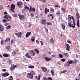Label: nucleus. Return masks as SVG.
<instances>
[{
  "label": "nucleus",
  "instance_id": "58836bf2",
  "mask_svg": "<svg viewBox=\"0 0 80 80\" xmlns=\"http://www.w3.org/2000/svg\"><path fill=\"white\" fill-rule=\"evenodd\" d=\"M72 17V19L73 20V22H75V18H73V17L71 16Z\"/></svg>",
  "mask_w": 80,
  "mask_h": 80
},
{
  "label": "nucleus",
  "instance_id": "a18cd8bd",
  "mask_svg": "<svg viewBox=\"0 0 80 80\" xmlns=\"http://www.w3.org/2000/svg\"><path fill=\"white\" fill-rule=\"evenodd\" d=\"M36 42L37 44H38V45H40V42H39V41L38 40H36Z\"/></svg>",
  "mask_w": 80,
  "mask_h": 80
},
{
  "label": "nucleus",
  "instance_id": "4c0bfd02",
  "mask_svg": "<svg viewBox=\"0 0 80 80\" xmlns=\"http://www.w3.org/2000/svg\"><path fill=\"white\" fill-rule=\"evenodd\" d=\"M80 22V21H77V25L78 26V27L79 28L80 27V26H79V23Z\"/></svg>",
  "mask_w": 80,
  "mask_h": 80
},
{
  "label": "nucleus",
  "instance_id": "3c124183",
  "mask_svg": "<svg viewBox=\"0 0 80 80\" xmlns=\"http://www.w3.org/2000/svg\"><path fill=\"white\" fill-rule=\"evenodd\" d=\"M32 11L33 12H35V8H33L32 9Z\"/></svg>",
  "mask_w": 80,
  "mask_h": 80
},
{
  "label": "nucleus",
  "instance_id": "2eb2a0df",
  "mask_svg": "<svg viewBox=\"0 0 80 80\" xmlns=\"http://www.w3.org/2000/svg\"><path fill=\"white\" fill-rule=\"evenodd\" d=\"M25 56L27 57V58H32V57L30 56L28 53H26V54Z\"/></svg>",
  "mask_w": 80,
  "mask_h": 80
},
{
  "label": "nucleus",
  "instance_id": "5fc2aeb1",
  "mask_svg": "<svg viewBox=\"0 0 80 80\" xmlns=\"http://www.w3.org/2000/svg\"><path fill=\"white\" fill-rule=\"evenodd\" d=\"M39 30L40 29H39V28H37L36 30V32H38L39 31Z\"/></svg>",
  "mask_w": 80,
  "mask_h": 80
},
{
  "label": "nucleus",
  "instance_id": "774afa93",
  "mask_svg": "<svg viewBox=\"0 0 80 80\" xmlns=\"http://www.w3.org/2000/svg\"><path fill=\"white\" fill-rule=\"evenodd\" d=\"M1 44H3V41H1Z\"/></svg>",
  "mask_w": 80,
  "mask_h": 80
},
{
  "label": "nucleus",
  "instance_id": "c9c22d12",
  "mask_svg": "<svg viewBox=\"0 0 80 80\" xmlns=\"http://www.w3.org/2000/svg\"><path fill=\"white\" fill-rule=\"evenodd\" d=\"M17 5L19 6V7H21V4H20V2H17Z\"/></svg>",
  "mask_w": 80,
  "mask_h": 80
},
{
  "label": "nucleus",
  "instance_id": "f8f14e48",
  "mask_svg": "<svg viewBox=\"0 0 80 80\" xmlns=\"http://www.w3.org/2000/svg\"><path fill=\"white\" fill-rule=\"evenodd\" d=\"M4 30V28L2 25L0 24V32H3Z\"/></svg>",
  "mask_w": 80,
  "mask_h": 80
},
{
  "label": "nucleus",
  "instance_id": "7c9ffc66",
  "mask_svg": "<svg viewBox=\"0 0 80 80\" xmlns=\"http://www.w3.org/2000/svg\"><path fill=\"white\" fill-rule=\"evenodd\" d=\"M51 74L52 76H54V75H55V74H54V72H53V70H51Z\"/></svg>",
  "mask_w": 80,
  "mask_h": 80
},
{
  "label": "nucleus",
  "instance_id": "1a4fd4ad",
  "mask_svg": "<svg viewBox=\"0 0 80 80\" xmlns=\"http://www.w3.org/2000/svg\"><path fill=\"white\" fill-rule=\"evenodd\" d=\"M62 28L63 30H65V25L63 23H61Z\"/></svg>",
  "mask_w": 80,
  "mask_h": 80
},
{
  "label": "nucleus",
  "instance_id": "49530a36",
  "mask_svg": "<svg viewBox=\"0 0 80 80\" xmlns=\"http://www.w3.org/2000/svg\"><path fill=\"white\" fill-rule=\"evenodd\" d=\"M61 61H62V62H65V58H62V59L61 60Z\"/></svg>",
  "mask_w": 80,
  "mask_h": 80
},
{
  "label": "nucleus",
  "instance_id": "e433bc0d",
  "mask_svg": "<svg viewBox=\"0 0 80 80\" xmlns=\"http://www.w3.org/2000/svg\"><path fill=\"white\" fill-rule=\"evenodd\" d=\"M45 13L46 14V15L47 14V8H45Z\"/></svg>",
  "mask_w": 80,
  "mask_h": 80
},
{
  "label": "nucleus",
  "instance_id": "6ab92c4d",
  "mask_svg": "<svg viewBox=\"0 0 80 80\" xmlns=\"http://www.w3.org/2000/svg\"><path fill=\"white\" fill-rule=\"evenodd\" d=\"M61 10L62 12H63L64 13H66V9H65V8H61Z\"/></svg>",
  "mask_w": 80,
  "mask_h": 80
},
{
  "label": "nucleus",
  "instance_id": "0e129e2a",
  "mask_svg": "<svg viewBox=\"0 0 80 80\" xmlns=\"http://www.w3.org/2000/svg\"><path fill=\"white\" fill-rule=\"evenodd\" d=\"M7 14H8V13H7V12H4V15H7Z\"/></svg>",
  "mask_w": 80,
  "mask_h": 80
},
{
  "label": "nucleus",
  "instance_id": "b1692460",
  "mask_svg": "<svg viewBox=\"0 0 80 80\" xmlns=\"http://www.w3.org/2000/svg\"><path fill=\"white\" fill-rule=\"evenodd\" d=\"M31 41H32V42H34V41H35V37H32V38H31Z\"/></svg>",
  "mask_w": 80,
  "mask_h": 80
},
{
  "label": "nucleus",
  "instance_id": "4d7b16f0",
  "mask_svg": "<svg viewBox=\"0 0 80 80\" xmlns=\"http://www.w3.org/2000/svg\"><path fill=\"white\" fill-rule=\"evenodd\" d=\"M30 15H31L32 17H34V14H33L32 13H31Z\"/></svg>",
  "mask_w": 80,
  "mask_h": 80
},
{
  "label": "nucleus",
  "instance_id": "f704fd0d",
  "mask_svg": "<svg viewBox=\"0 0 80 80\" xmlns=\"http://www.w3.org/2000/svg\"><path fill=\"white\" fill-rule=\"evenodd\" d=\"M59 57H60V58H63V55L60 54L59 55Z\"/></svg>",
  "mask_w": 80,
  "mask_h": 80
},
{
  "label": "nucleus",
  "instance_id": "13d9d810",
  "mask_svg": "<svg viewBox=\"0 0 80 80\" xmlns=\"http://www.w3.org/2000/svg\"><path fill=\"white\" fill-rule=\"evenodd\" d=\"M71 18H72V17H68V21H71V20H70V19Z\"/></svg>",
  "mask_w": 80,
  "mask_h": 80
},
{
  "label": "nucleus",
  "instance_id": "09e8293b",
  "mask_svg": "<svg viewBox=\"0 0 80 80\" xmlns=\"http://www.w3.org/2000/svg\"><path fill=\"white\" fill-rule=\"evenodd\" d=\"M15 9H11V10L13 12V13H15V10H14Z\"/></svg>",
  "mask_w": 80,
  "mask_h": 80
},
{
  "label": "nucleus",
  "instance_id": "5701e85b",
  "mask_svg": "<svg viewBox=\"0 0 80 80\" xmlns=\"http://www.w3.org/2000/svg\"><path fill=\"white\" fill-rule=\"evenodd\" d=\"M3 56L4 57H8L9 56V55L8 54H3Z\"/></svg>",
  "mask_w": 80,
  "mask_h": 80
},
{
  "label": "nucleus",
  "instance_id": "6e6552de",
  "mask_svg": "<svg viewBox=\"0 0 80 80\" xmlns=\"http://www.w3.org/2000/svg\"><path fill=\"white\" fill-rule=\"evenodd\" d=\"M8 75H9V73H8V72H5L2 74V76L4 77H8Z\"/></svg>",
  "mask_w": 80,
  "mask_h": 80
},
{
  "label": "nucleus",
  "instance_id": "20e7f679",
  "mask_svg": "<svg viewBox=\"0 0 80 80\" xmlns=\"http://www.w3.org/2000/svg\"><path fill=\"white\" fill-rule=\"evenodd\" d=\"M14 34L15 35H16L17 37L21 38L22 37V33L21 32H19L18 33H15Z\"/></svg>",
  "mask_w": 80,
  "mask_h": 80
},
{
  "label": "nucleus",
  "instance_id": "6e6d98bb",
  "mask_svg": "<svg viewBox=\"0 0 80 80\" xmlns=\"http://www.w3.org/2000/svg\"><path fill=\"white\" fill-rule=\"evenodd\" d=\"M17 66H18V65H13V67L14 68H15L16 67H17Z\"/></svg>",
  "mask_w": 80,
  "mask_h": 80
},
{
  "label": "nucleus",
  "instance_id": "c03bdc74",
  "mask_svg": "<svg viewBox=\"0 0 80 80\" xmlns=\"http://www.w3.org/2000/svg\"><path fill=\"white\" fill-rule=\"evenodd\" d=\"M9 80H13V77L12 76H10L9 77Z\"/></svg>",
  "mask_w": 80,
  "mask_h": 80
},
{
  "label": "nucleus",
  "instance_id": "de8ad7c7",
  "mask_svg": "<svg viewBox=\"0 0 80 80\" xmlns=\"http://www.w3.org/2000/svg\"><path fill=\"white\" fill-rule=\"evenodd\" d=\"M32 6H31L30 7L29 10V12H32Z\"/></svg>",
  "mask_w": 80,
  "mask_h": 80
},
{
  "label": "nucleus",
  "instance_id": "338daca9",
  "mask_svg": "<svg viewBox=\"0 0 80 80\" xmlns=\"http://www.w3.org/2000/svg\"><path fill=\"white\" fill-rule=\"evenodd\" d=\"M74 62H76V63H77L78 61L76 59L74 60Z\"/></svg>",
  "mask_w": 80,
  "mask_h": 80
},
{
  "label": "nucleus",
  "instance_id": "ea45409f",
  "mask_svg": "<svg viewBox=\"0 0 80 80\" xmlns=\"http://www.w3.org/2000/svg\"><path fill=\"white\" fill-rule=\"evenodd\" d=\"M67 72V71L66 70H64L63 71H61V72L62 73H65V72Z\"/></svg>",
  "mask_w": 80,
  "mask_h": 80
},
{
  "label": "nucleus",
  "instance_id": "864d4df0",
  "mask_svg": "<svg viewBox=\"0 0 80 80\" xmlns=\"http://www.w3.org/2000/svg\"><path fill=\"white\" fill-rule=\"evenodd\" d=\"M42 80H47V78H46L45 77H44L42 78Z\"/></svg>",
  "mask_w": 80,
  "mask_h": 80
},
{
  "label": "nucleus",
  "instance_id": "393cba45",
  "mask_svg": "<svg viewBox=\"0 0 80 80\" xmlns=\"http://www.w3.org/2000/svg\"><path fill=\"white\" fill-rule=\"evenodd\" d=\"M46 24L47 25H52V23L48 22H47Z\"/></svg>",
  "mask_w": 80,
  "mask_h": 80
},
{
  "label": "nucleus",
  "instance_id": "f3484780",
  "mask_svg": "<svg viewBox=\"0 0 80 80\" xmlns=\"http://www.w3.org/2000/svg\"><path fill=\"white\" fill-rule=\"evenodd\" d=\"M11 9H15V5L13 4H12L11 5Z\"/></svg>",
  "mask_w": 80,
  "mask_h": 80
},
{
  "label": "nucleus",
  "instance_id": "39448f33",
  "mask_svg": "<svg viewBox=\"0 0 80 80\" xmlns=\"http://www.w3.org/2000/svg\"><path fill=\"white\" fill-rule=\"evenodd\" d=\"M29 53L32 54V56H35V52L33 50H30L29 51Z\"/></svg>",
  "mask_w": 80,
  "mask_h": 80
},
{
  "label": "nucleus",
  "instance_id": "7ed1b4c3",
  "mask_svg": "<svg viewBox=\"0 0 80 80\" xmlns=\"http://www.w3.org/2000/svg\"><path fill=\"white\" fill-rule=\"evenodd\" d=\"M18 16L19 17V19L21 20H23V19H22V18L23 20H24L25 18V17H24V15H21L20 14H18Z\"/></svg>",
  "mask_w": 80,
  "mask_h": 80
},
{
  "label": "nucleus",
  "instance_id": "a211bd4d",
  "mask_svg": "<svg viewBox=\"0 0 80 80\" xmlns=\"http://www.w3.org/2000/svg\"><path fill=\"white\" fill-rule=\"evenodd\" d=\"M10 38H7L5 39V42H9L10 41Z\"/></svg>",
  "mask_w": 80,
  "mask_h": 80
},
{
  "label": "nucleus",
  "instance_id": "4468645a",
  "mask_svg": "<svg viewBox=\"0 0 80 80\" xmlns=\"http://www.w3.org/2000/svg\"><path fill=\"white\" fill-rule=\"evenodd\" d=\"M76 15L77 16V21H80V20H79V18H80V14L78 13H77L76 14Z\"/></svg>",
  "mask_w": 80,
  "mask_h": 80
},
{
  "label": "nucleus",
  "instance_id": "412c9836",
  "mask_svg": "<svg viewBox=\"0 0 80 80\" xmlns=\"http://www.w3.org/2000/svg\"><path fill=\"white\" fill-rule=\"evenodd\" d=\"M34 51L35 52H36V53H37L38 54H39V53H40V52H39V51H38V49H34Z\"/></svg>",
  "mask_w": 80,
  "mask_h": 80
},
{
  "label": "nucleus",
  "instance_id": "680f3d73",
  "mask_svg": "<svg viewBox=\"0 0 80 80\" xmlns=\"http://www.w3.org/2000/svg\"><path fill=\"white\" fill-rule=\"evenodd\" d=\"M2 72H7V70L5 69H3L2 70Z\"/></svg>",
  "mask_w": 80,
  "mask_h": 80
},
{
  "label": "nucleus",
  "instance_id": "423d86ee",
  "mask_svg": "<svg viewBox=\"0 0 80 80\" xmlns=\"http://www.w3.org/2000/svg\"><path fill=\"white\" fill-rule=\"evenodd\" d=\"M27 77L28 78H30V79H33V76H32L30 73H28L27 74Z\"/></svg>",
  "mask_w": 80,
  "mask_h": 80
},
{
  "label": "nucleus",
  "instance_id": "4be33fe9",
  "mask_svg": "<svg viewBox=\"0 0 80 80\" xmlns=\"http://www.w3.org/2000/svg\"><path fill=\"white\" fill-rule=\"evenodd\" d=\"M28 68H35V67L33 65L29 66L28 67Z\"/></svg>",
  "mask_w": 80,
  "mask_h": 80
},
{
  "label": "nucleus",
  "instance_id": "052dcab7",
  "mask_svg": "<svg viewBox=\"0 0 80 80\" xmlns=\"http://www.w3.org/2000/svg\"><path fill=\"white\" fill-rule=\"evenodd\" d=\"M42 45H43V42L42 41H41L40 42Z\"/></svg>",
  "mask_w": 80,
  "mask_h": 80
},
{
  "label": "nucleus",
  "instance_id": "c756f323",
  "mask_svg": "<svg viewBox=\"0 0 80 80\" xmlns=\"http://www.w3.org/2000/svg\"><path fill=\"white\" fill-rule=\"evenodd\" d=\"M68 63H69L70 64H72L73 63V61L70 60V61L68 62Z\"/></svg>",
  "mask_w": 80,
  "mask_h": 80
},
{
  "label": "nucleus",
  "instance_id": "a878e982",
  "mask_svg": "<svg viewBox=\"0 0 80 80\" xmlns=\"http://www.w3.org/2000/svg\"><path fill=\"white\" fill-rule=\"evenodd\" d=\"M2 22L3 23H7V20L6 19H3L2 20Z\"/></svg>",
  "mask_w": 80,
  "mask_h": 80
},
{
  "label": "nucleus",
  "instance_id": "bb28decb",
  "mask_svg": "<svg viewBox=\"0 0 80 80\" xmlns=\"http://www.w3.org/2000/svg\"><path fill=\"white\" fill-rule=\"evenodd\" d=\"M10 69L11 71L12 72H13V70H14V69H15L13 67H11Z\"/></svg>",
  "mask_w": 80,
  "mask_h": 80
},
{
  "label": "nucleus",
  "instance_id": "aec40b11",
  "mask_svg": "<svg viewBox=\"0 0 80 80\" xmlns=\"http://www.w3.org/2000/svg\"><path fill=\"white\" fill-rule=\"evenodd\" d=\"M50 42H51V43L53 44L54 43V41L53 40V38L50 39L49 41Z\"/></svg>",
  "mask_w": 80,
  "mask_h": 80
},
{
  "label": "nucleus",
  "instance_id": "9d476101",
  "mask_svg": "<svg viewBox=\"0 0 80 80\" xmlns=\"http://www.w3.org/2000/svg\"><path fill=\"white\" fill-rule=\"evenodd\" d=\"M66 50L68 51H69L70 50V45L68 44H66Z\"/></svg>",
  "mask_w": 80,
  "mask_h": 80
},
{
  "label": "nucleus",
  "instance_id": "ddd939ff",
  "mask_svg": "<svg viewBox=\"0 0 80 80\" xmlns=\"http://www.w3.org/2000/svg\"><path fill=\"white\" fill-rule=\"evenodd\" d=\"M41 68H42V70H43V72H46L47 70V69L43 67H41Z\"/></svg>",
  "mask_w": 80,
  "mask_h": 80
},
{
  "label": "nucleus",
  "instance_id": "f257e3e1",
  "mask_svg": "<svg viewBox=\"0 0 80 80\" xmlns=\"http://www.w3.org/2000/svg\"><path fill=\"white\" fill-rule=\"evenodd\" d=\"M68 22L69 27H72L73 28H75V25H76L75 22H73H73L72 21H68Z\"/></svg>",
  "mask_w": 80,
  "mask_h": 80
},
{
  "label": "nucleus",
  "instance_id": "2f4dec72",
  "mask_svg": "<svg viewBox=\"0 0 80 80\" xmlns=\"http://www.w3.org/2000/svg\"><path fill=\"white\" fill-rule=\"evenodd\" d=\"M56 14L59 17L60 15V12H57Z\"/></svg>",
  "mask_w": 80,
  "mask_h": 80
},
{
  "label": "nucleus",
  "instance_id": "8fccbe9b",
  "mask_svg": "<svg viewBox=\"0 0 80 80\" xmlns=\"http://www.w3.org/2000/svg\"><path fill=\"white\" fill-rule=\"evenodd\" d=\"M14 39H11V44H13V43Z\"/></svg>",
  "mask_w": 80,
  "mask_h": 80
},
{
  "label": "nucleus",
  "instance_id": "473e14b6",
  "mask_svg": "<svg viewBox=\"0 0 80 80\" xmlns=\"http://www.w3.org/2000/svg\"><path fill=\"white\" fill-rule=\"evenodd\" d=\"M6 29H10V28H11V26L8 25L6 27Z\"/></svg>",
  "mask_w": 80,
  "mask_h": 80
},
{
  "label": "nucleus",
  "instance_id": "cd10ccee",
  "mask_svg": "<svg viewBox=\"0 0 80 80\" xmlns=\"http://www.w3.org/2000/svg\"><path fill=\"white\" fill-rule=\"evenodd\" d=\"M17 53V52H15V51H13L12 52V55L13 56H15V54Z\"/></svg>",
  "mask_w": 80,
  "mask_h": 80
},
{
  "label": "nucleus",
  "instance_id": "79ce46f5",
  "mask_svg": "<svg viewBox=\"0 0 80 80\" xmlns=\"http://www.w3.org/2000/svg\"><path fill=\"white\" fill-rule=\"evenodd\" d=\"M24 9H28V10H29V8L27 6H26L24 7Z\"/></svg>",
  "mask_w": 80,
  "mask_h": 80
},
{
  "label": "nucleus",
  "instance_id": "72a5a7b5",
  "mask_svg": "<svg viewBox=\"0 0 80 80\" xmlns=\"http://www.w3.org/2000/svg\"><path fill=\"white\" fill-rule=\"evenodd\" d=\"M50 12H54V9L53 8H51L50 9Z\"/></svg>",
  "mask_w": 80,
  "mask_h": 80
},
{
  "label": "nucleus",
  "instance_id": "c85d7f7f",
  "mask_svg": "<svg viewBox=\"0 0 80 80\" xmlns=\"http://www.w3.org/2000/svg\"><path fill=\"white\" fill-rule=\"evenodd\" d=\"M29 73L30 74H31V75L32 76H33V75H34V72L33 71H31Z\"/></svg>",
  "mask_w": 80,
  "mask_h": 80
},
{
  "label": "nucleus",
  "instance_id": "0eeeda50",
  "mask_svg": "<svg viewBox=\"0 0 80 80\" xmlns=\"http://www.w3.org/2000/svg\"><path fill=\"white\" fill-rule=\"evenodd\" d=\"M46 20L45 19L41 20V22L42 23V24L43 25H45L46 24Z\"/></svg>",
  "mask_w": 80,
  "mask_h": 80
},
{
  "label": "nucleus",
  "instance_id": "603ef678",
  "mask_svg": "<svg viewBox=\"0 0 80 80\" xmlns=\"http://www.w3.org/2000/svg\"><path fill=\"white\" fill-rule=\"evenodd\" d=\"M66 65H67V66L68 67H70V64H69V63H68V62H67V63H66Z\"/></svg>",
  "mask_w": 80,
  "mask_h": 80
},
{
  "label": "nucleus",
  "instance_id": "bf43d9fd",
  "mask_svg": "<svg viewBox=\"0 0 80 80\" xmlns=\"http://www.w3.org/2000/svg\"><path fill=\"white\" fill-rule=\"evenodd\" d=\"M48 80H52V78L51 77L48 78Z\"/></svg>",
  "mask_w": 80,
  "mask_h": 80
},
{
  "label": "nucleus",
  "instance_id": "e2e57ef3",
  "mask_svg": "<svg viewBox=\"0 0 80 80\" xmlns=\"http://www.w3.org/2000/svg\"><path fill=\"white\" fill-rule=\"evenodd\" d=\"M45 30L47 33H48V29L47 28H46L45 29Z\"/></svg>",
  "mask_w": 80,
  "mask_h": 80
},
{
  "label": "nucleus",
  "instance_id": "37998d69",
  "mask_svg": "<svg viewBox=\"0 0 80 80\" xmlns=\"http://www.w3.org/2000/svg\"><path fill=\"white\" fill-rule=\"evenodd\" d=\"M13 17H17V14H13Z\"/></svg>",
  "mask_w": 80,
  "mask_h": 80
},
{
  "label": "nucleus",
  "instance_id": "f03ea898",
  "mask_svg": "<svg viewBox=\"0 0 80 80\" xmlns=\"http://www.w3.org/2000/svg\"><path fill=\"white\" fill-rule=\"evenodd\" d=\"M48 18H49V19H50V20H53L54 18V16H53V15L52 14L48 15Z\"/></svg>",
  "mask_w": 80,
  "mask_h": 80
},
{
  "label": "nucleus",
  "instance_id": "a19ab883",
  "mask_svg": "<svg viewBox=\"0 0 80 80\" xmlns=\"http://www.w3.org/2000/svg\"><path fill=\"white\" fill-rule=\"evenodd\" d=\"M65 57H67V56H68V54L67 53L64 52L63 53Z\"/></svg>",
  "mask_w": 80,
  "mask_h": 80
},
{
  "label": "nucleus",
  "instance_id": "dca6fc26",
  "mask_svg": "<svg viewBox=\"0 0 80 80\" xmlns=\"http://www.w3.org/2000/svg\"><path fill=\"white\" fill-rule=\"evenodd\" d=\"M31 34V32H28L26 33V37L27 38Z\"/></svg>",
  "mask_w": 80,
  "mask_h": 80
},
{
  "label": "nucleus",
  "instance_id": "9b49d317",
  "mask_svg": "<svg viewBox=\"0 0 80 80\" xmlns=\"http://www.w3.org/2000/svg\"><path fill=\"white\" fill-rule=\"evenodd\" d=\"M44 59L46 60L47 62H49V61L51 60H52V59H51V58L47 57H45Z\"/></svg>",
  "mask_w": 80,
  "mask_h": 80
},
{
  "label": "nucleus",
  "instance_id": "69168bd1",
  "mask_svg": "<svg viewBox=\"0 0 80 80\" xmlns=\"http://www.w3.org/2000/svg\"><path fill=\"white\" fill-rule=\"evenodd\" d=\"M67 42H68V43H71V41L69 40L67 41Z\"/></svg>",
  "mask_w": 80,
  "mask_h": 80
}]
</instances>
